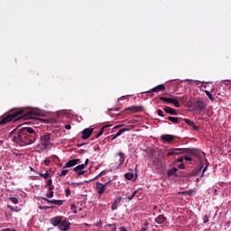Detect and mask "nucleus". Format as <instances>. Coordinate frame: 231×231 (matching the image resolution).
<instances>
[{"label":"nucleus","mask_w":231,"mask_h":231,"mask_svg":"<svg viewBox=\"0 0 231 231\" xmlns=\"http://www.w3.org/2000/svg\"><path fill=\"white\" fill-rule=\"evenodd\" d=\"M125 178H126V180H133V178H134V174H133V173H125Z\"/></svg>","instance_id":"nucleus-28"},{"label":"nucleus","mask_w":231,"mask_h":231,"mask_svg":"<svg viewBox=\"0 0 231 231\" xmlns=\"http://www.w3.org/2000/svg\"><path fill=\"white\" fill-rule=\"evenodd\" d=\"M53 189H51L50 192L47 194V198H53Z\"/></svg>","instance_id":"nucleus-42"},{"label":"nucleus","mask_w":231,"mask_h":231,"mask_svg":"<svg viewBox=\"0 0 231 231\" xmlns=\"http://www.w3.org/2000/svg\"><path fill=\"white\" fill-rule=\"evenodd\" d=\"M31 171H33V168H32V167H31Z\"/></svg>","instance_id":"nucleus-60"},{"label":"nucleus","mask_w":231,"mask_h":231,"mask_svg":"<svg viewBox=\"0 0 231 231\" xmlns=\"http://www.w3.org/2000/svg\"><path fill=\"white\" fill-rule=\"evenodd\" d=\"M35 115L37 113L33 110L25 112L23 108L14 109L13 114H7L0 119V125H6V124L15 122V120H32Z\"/></svg>","instance_id":"nucleus-2"},{"label":"nucleus","mask_w":231,"mask_h":231,"mask_svg":"<svg viewBox=\"0 0 231 231\" xmlns=\"http://www.w3.org/2000/svg\"><path fill=\"white\" fill-rule=\"evenodd\" d=\"M70 208L74 212V214H77V205L71 204Z\"/></svg>","instance_id":"nucleus-38"},{"label":"nucleus","mask_w":231,"mask_h":231,"mask_svg":"<svg viewBox=\"0 0 231 231\" xmlns=\"http://www.w3.org/2000/svg\"><path fill=\"white\" fill-rule=\"evenodd\" d=\"M68 172H69V170H63V171H61V173L60 174V176L61 178H64V176L68 175Z\"/></svg>","instance_id":"nucleus-32"},{"label":"nucleus","mask_w":231,"mask_h":231,"mask_svg":"<svg viewBox=\"0 0 231 231\" xmlns=\"http://www.w3.org/2000/svg\"><path fill=\"white\" fill-rule=\"evenodd\" d=\"M184 122L189 125L190 127H192V125H194V121L190 120V119H184Z\"/></svg>","instance_id":"nucleus-29"},{"label":"nucleus","mask_w":231,"mask_h":231,"mask_svg":"<svg viewBox=\"0 0 231 231\" xmlns=\"http://www.w3.org/2000/svg\"><path fill=\"white\" fill-rule=\"evenodd\" d=\"M66 196H71V189H66Z\"/></svg>","instance_id":"nucleus-45"},{"label":"nucleus","mask_w":231,"mask_h":231,"mask_svg":"<svg viewBox=\"0 0 231 231\" xmlns=\"http://www.w3.org/2000/svg\"><path fill=\"white\" fill-rule=\"evenodd\" d=\"M176 172H178V168H172L169 170L167 172L168 178H171V176H177Z\"/></svg>","instance_id":"nucleus-20"},{"label":"nucleus","mask_w":231,"mask_h":231,"mask_svg":"<svg viewBox=\"0 0 231 231\" xmlns=\"http://www.w3.org/2000/svg\"><path fill=\"white\" fill-rule=\"evenodd\" d=\"M65 129H67V131H69V129H71V125H66Z\"/></svg>","instance_id":"nucleus-48"},{"label":"nucleus","mask_w":231,"mask_h":231,"mask_svg":"<svg viewBox=\"0 0 231 231\" xmlns=\"http://www.w3.org/2000/svg\"><path fill=\"white\" fill-rule=\"evenodd\" d=\"M130 128H122L120 129L116 134H114V137L112 140H116V138H118L123 133H127V131H130Z\"/></svg>","instance_id":"nucleus-17"},{"label":"nucleus","mask_w":231,"mask_h":231,"mask_svg":"<svg viewBox=\"0 0 231 231\" xmlns=\"http://www.w3.org/2000/svg\"><path fill=\"white\" fill-rule=\"evenodd\" d=\"M177 162H179V163H181L183 162V158H179Z\"/></svg>","instance_id":"nucleus-54"},{"label":"nucleus","mask_w":231,"mask_h":231,"mask_svg":"<svg viewBox=\"0 0 231 231\" xmlns=\"http://www.w3.org/2000/svg\"><path fill=\"white\" fill-rule=\"evenodd\" d=\"M196 149L190 148H172L167 152V156H179V154H196Z\"/></svg>","instance_id":"nucleus-3"},{"label":"nucleus","mask_w":231,"mask_h":231,"mask_svg":"<svg viewBox=\"0 0 231 231\" xmlns=\"http://www.w3.org/2000/svg\"><path fill=\"white\" fill-rule=\"evenodd\" d=\"M79 162H80V159L70 160L65 164L64 169H69L70 167H75V165H77Z\"/></svg>","instance_id":"nucleus-13"},{"label":"nucleus","mask_w":231,"mask_h":231,"mask_svg":"<svg viewBox=\"0 0 231 231\" xmlns=\"http://www.w3.org/2000/svg\"><path fill=\"white\" fill-rule=\"evenodd\" d=\"M41 178H44V180H47L50 177V173L48 171L46 173H40Z\"/></svg>","instance_id":"nucleus-33"},{"label":"nucleus","mask_w":231,"mask_h":231,"mask_svg":"<svg viewBox=\"0 0 231 231\" xmlns=\"http://www.w3.org/2000/svg\"><path fill=\"white\" fill-rule=\"evenodd\" d=\"M93 128H86L82 131V140H88V138H89V136H91V134H93Z\"/></svg>","instance_id":"nucleus-7"},{"label":"nucleus","mask_w":231,"mask_h":231,"mask_svg":"<svg viewBox=\"0 0 231 231\" xmlns=\"http://www.w3.org/2000/svg\"><path fill=\"white\" fill-rule=\"evenodd\" d=\"M43 163H44V165H46L48 167L50 165V163H51V161L50 159H45L43 161Z\"/></svg>","instance_id":"nucleus-41"},{"label":"nucleus","mask_w":231,"mask_h":231,"mask_svg":"<svg viewBox=\"0 0 231 231\" xmlns=\"http://www.w3.org/2000/svg\"><path fill=\"white\" fill-rule=\"evenodd\" d=\"M195 107L199 113H201V111H203L207 107V106L202 100H197L195 102Z\"/></svg>","instance_id":"nucleus-8"},{"label":"nucleus","mask_w":231,"mask_h":231,"mask_svg":"<svg viewBox=\"0 0 231 231\" xmlns=\"http://www.w3.org/2000/svg\"><path fill=\"white\" fill-rule=\"evenodd\" d=\"M42 147L48 149V147H53V143H51V134L47 133L40 137Z\"/></svg>","instance_id":"nucleus-4"},{"label":"nucleus","mask_w":231,"mask_h":231,"mask_svg":"<svg viewBox=\"0 0 231 231\" xmlns=\"http://www.w3.org/2000/svg\"><path fill=\"white\" fill-rule=\"evenodd\" d=\"M172 99L171 97H161L160 100H162V102H166L167 104H172Z\"/></svg>","instance_id":"nucleus-23"},{"label":"nucleus","mask_w":231,"mask_h":231,"mask_svg":"<svg viewBox=\"0 0 231 231\" xmlns=\"http://www.w3.org/2000/svg\"><path fill=\"white\" fill-rule=\"evenodd\" d=\"M164 111L165 113H168V115H173V116L178 115V112L174 108H171V106H165Z\"/></svg>","instance_id":"nucleus-19"},{"label":"nucleus","mask_w":231,"mask_h":231,"mask_svg":"<svg viewBox=\"0 0 231 231\" xmlns=\"http://www.w3.org/2000/svg\"><path fill=\"white\" fill-rule=\"evenodd\" d=\"M209 219H210V217H208V215L204 216L203 223L205 224L208 223Z\"/></svg>","instance_id":"nucleus-39"},{"label":"nucleus","mask_w":231,"mask_h":231,"mask_svg":"<svg viewBox=\"0 0 231 231\" xmlns=\"http://www.w3.org/2000/svg\"><path fill=\"white\" fill-rule=\"evenodd\" d=\"M119 230H120V231H127V229L125 228V226H121V227L119 228Z\"/></svg>","instance_id":"nucleus-52"},{"label":"nucleus","mask_w":231,"mask_h":231,"mask_svg":"<svg viewBox=\"0 0 231 231\" xmlns=\"http://www.w3.org/2000/svg\"><path fill=\"white\" fill-rule=\"evenodd\" d=\"M205 94L209 98V100H211V102H214V100H216V97H214V95H212L210 91L205 90Z\"/></svg>","instance_id":"nucleus-24"},{"label":"nucleus","mask_w":231,"mask_h":231,"mask_svg":"<svg viewBox=\"0 0 231 231\" xmlns=\"http://www.w3.org/2000/svg\"><path fill=\"white\" fill-rule=\"evenodd\" d=\"M157 115H159V116H165L163 115V111H162V109H158V110H157Z\"/></svg>","instance_id":"nucleus-43"},{"label":"nucleus","mask_w":231,"mask_h":231,"mask_svg":"<svg viewBox=\"0 0 231 231\" xmlns=\"http://www.w3.org/2000/svg\"><path fill=\"white\" fill-rule=\"evenodd\" d=\"M89 163V159H87L85 161V163L84 164H80V165H78L76 166L73 171L74 172H77L79 171H84V169H86V167H88V164Z\"/></svg>","instance_id":"nucleus-14"},{"label":"nucleus","mask_w":231,"mask_h":231,"mask_svg":"<svg viewBox=\"0 0 231 231\" xmlns=\"http://www.w3.org/2000/svg\"><path fill=\"white\" fill-rule=\"evenodd\" d=\"M168 120H170V122H172L173 124H178L180 119L178 117L169 116Z\"/></svg>","instance_id":"nucleus-26"},{"label":"nucleus","mask_w":231,"mask_h":231,"mask_svg":"<svg viewBox=\"0 0 231 231\" xmlns=\"http://www.w3.org/2000/svg\"><path fill=\"white\" fill-rule=\"evenodd\" d=\"M147 226H149V223L145 222L140 231H147Z\"/></svg>","instance_id":"nucleus-37"},{"label":"nucleus","mask_w":231,"mask_h":231,"mask_svg":"<svg viewBox=\"0 0 231 231\" xmlns=\"http://www.w3.org/2000/svg\"><path fill=\"white\" fill-rule=\"evenodd\" d=\"M160 91H165V85L161 84L157 87L151 89V91H148L147 93H160Z\"/></svg>","instance_id":"nucleus-11"},{"label":"nucleus","mask_w":231,"mask_h":231,"mask_svg":"<svg viewBox=\"0 0 231 231\" xmlns=\"http://www.w3.org/2000/svg\"><path fill=\"white\" fill-rule=\"evenodd\" d=\"M167 221V217H165V216L163 215H159L158 217L155 218V222L158 225H163V223H165Z\"/></svg>","instance_id":"nucleus-16"},{"label":"nucleus","mask_w":231,"mask_h":231,"mask_svg":"<svg viewBox=\"0 0 231 231\" xmlns=\"http://www.w3.org/2000/svg\"><path fill=\"white\" fill-rule=\"evenodd\" d=\"M171 104H173L175 106V107H180V101H178V99L173 98L171 99Z\"/></svg>","instance_id":"nucleus-27"},{"label":"nucleus","mask_w":231,"mask_h":231,"mask_svg":"<svg viewBox=\"0 0 231 231\" xmlns=\"http://www.w3.org/2000/svg\"><path fill=\"white\" fill-rule=\"evenodd\" d=\"M69 222H68V220H64L62 222L60 223L58 228L59 230L61 231H68L69 229Z\"/></svg>","instance_id":"nucleus-10"},{"label":"nucleus","mask_w":231,"mask_h":231,"mask_svg":"<svg viewBox=\"0 0 231 231\" xmlns=\"http://www.w3.org/2000/svg\"><path fill=\"white\" fill-rule=\"evenodd\" d=\"M42 199H43V201H46L48 203V201H50V199L44 198V197H42Z\"/></svg>","instance_id":"nucleus-55"},{"label":"nucleus","mask_w":231,"mask_h":231,"mask_svg":"<svg viewBox=\"0 0 231 231\" xmlns=\"http://www.w3.org/2000/svg\"><path fill=\"white\" fill-rule=\"evenodd\" d=\"M10 201H12V203H14V205H17V203H19V199H17V198L15 197H11Z\"/></svg>","instance_id":"nucleus-31"},{"label":"nucleus","mask_w":231,"mask_h":231,"mask_svg":"<svg viewBox=\"0 0 231 231\" xmlns=\"http://www.w3.org/2000/svg\"><path fill=\"white\" fill-rule=\"evenodd\" d=\"M106 226H109L111 231H116V226L115 224H108Z\"/></svg>","instance_id":"nucleus-36"},{"label":"nucleus","mask_w":231,"mask_h":231,"mask_svg":"<svg viewBox=\"0 0 231 231\" xmlns=\"http://www.w3.org/2000/svg\"><path fill=\"white\" fill-rule=\"evenodd\" d=\"M136 194H138V190H135L132 195H129L128 196L129 201H132V199H134V196H136Z\"/></svg>","instance_id":"nucleus-30"},{"label":"nucleus","mask_w":231,"mask_h":231,"mask_svg":"<svg viewBox=\"0 0 231 231\" xmlns=\"http://www.w3.org/2000/svg\"><path fill=\"white\" fill-rule=\"evenodd\" d=\"M11 134L14 135L13 142L20 145V147L32 145L37 140V132L32 127L16 128L12 131Z\"/></svg>","instance_id":"nucleus-1"},{"label":"nucleus","mask_w":231,"mask_h":231,"mask_svg":"<svg viewBox=\"0 0 231 231\" xmlns=\"http://www.w3.org/2000/svg\"><path fill=\"white\" fill-rule=\"evenodd\" d=\"M46 187H48V190H53L55 189V186L52 184L51 179L48 180Z\"/></svg>","instance_id":"nucleus-25"},{"label":"nucleus","mask_w":231,"mask_h":231,"mask_svg":"<svg viewBox=\"0 0 231 231\" xmlns=\"http://www.w3.org/2000/svg\"><path fill=\"white\" fill-rule=\"evenodd\" d=\"M184 160H185L186 162H192V158L187 157V156L184 157Z\"/></svg>","instance_id":"nucleus-46"},{"label":"nucleus","mask_w":231,"mask_h":231,"mask_svg":"<svg viewBox=\"0 0 231 231\" xmlns=\"http://www.w3.org/2000/svg\"><path fill=\"white\" fill-rule=\"evenodd\" d=\"M193 131H199V126L193 124V125L191 126Z\"/></svg>","instance_id":"nucleus-44"},{"label":"nucleus","mask_w":231,"mask_h":231,"mask_svg":"<svg viewBox=\"0 0 231 231\" xmlns=\"http://www.w3.org/2000/svg\"><path fill=\"white\" fill-rule=\"evenodd\" d=\"M50 223H51V225H52V226H58L59 227L60 223H62V217H54L50 219Z\"/></svg>","instance_id":"nucleus-9"},{"label":"nucleus","mask_w":231,"mask_h":231,"mask_svg":"<svg viewBox=\"0 0 231 231\" xmlns=\"http://www.w3.org/2000/svg\"><path fill=\"white\" fill-rule=\"evenodd\" d=\"M208 167L206 166L203 170L202 172L205 173L207 171Z\"/></svg>","instance_id":"nucleus-57"},{"label":"nucleus","mask_w":231,"mask_h":231,"mask_svg":"<svg viewBox=\"0 0 231 231\" xmlns=\"http://www.w3.org/2000/svg\"><path fill=\"white\" fill-rule=\"evenodd\" d=\"M40 210H48V208H51V207L48 206H39Z\"/></svg>","instance_id":"nucleus-40"},{"label":"nucleus","mask_w":231,"mask_h":231,"mask_svg":"<svg viewBox=\"0 0 231 231\" xmlns=\"http://www.w3.org/2000/svg\"><path fill=\"white\" fill-rule=\"evenodd\" d=\"M49 230H53V228L50 227Z\"/></svg>","instance_id":"nucleus-59"},{"label":"nucleus","mask_w":231,"mask_h":231,"mask_svg":"<svg viewBox=\"0 0 231 231\" xmlns=\"http://www.w3.org/2000/svg\"><path fill=\"white\" fill-rule=\"evenodd\" d=\"M107 127H111V125L103 126L100 131L96 134V138H100L102 134H104V129H107Z\"/></svg>","instance_id":"nucleus-21"},{"label":"nucleus","mask_w":231,"mask_h":231,"mask_svg":"<svg viewBox=\"0 0 231 231\" xmlns=\"http://www.w3.org/2000/svg\"><path fill=\"white\" fill-rule=\"evenodd\" d=\"M102 176H104V171L100 172V173L97 176V178H100V177H102Z\"/></svg>","instance_id":"nucleus-53"},{"label":"nucleus","mask_w":231,"mask_h":231,"mask_svg":"<svg viewBox=\"0 0 231 231\" xmlns=\"http://www.w3.org/2000/svg\"><path fill=\"white\" fill-rule=\"evenodd\" d=\"M179 169H185V164L184 163H180L179 165Z\"/></svg>","instance_id":"nucleus-49"},{"label":"nucleus","mask_w":231,"mask_h":231,"mask_svg":"<svg viewBox=\"0 0 231 231\" xmlns=\"http://www.w3.org/2000/svg\"><path fill=\"white\" fill-rule=\"evenodd\" d=\"M7 207L10 208V210H12L13 212H15V208L14 207L10 205H8Z\"/></svg>","instance_id":"nucleus-50"},{"label":"nucleus","mask_w":231,"mask_h":231,"mask_svg":"<svg viewBox=\"0 0 231 231\" xmlns=\"http://www.w3.org/2000/svg\"><path fill=\"white\" fill-rule=\"evenodd\" d=\"M116 156H119L120 160V163H119V167H122V165H124V163L125 162V154H124V152H117Z\"/></svg>","instance_id":"nucleus-18"},{"label":"nucleus","mask_w":231,"mask_h":231,"mask_svg":"<svg viewBox=\"0 0 231 231\" xmlns=\"http://www.w3.org/2000/svg\"><path fill=\"white\" fill-rule=\"evenodd\" d=\"M120 203H122V197H118L114 203L111 206V209L112 210H116V208H118V205H120Z\"/></svg>","instance_id":"nucleus-15"},{"label":"nucleus","mask_w":231,"mask_h":231,"mask_svg":"<svg viewBox=\"0 0 231 231\" xmlns=\"http://www.w3.org/2000/svg\"><path fill=\"white\" fill-rule=\"evenodd\" d=\"M2 231H12L10 228L3 229Z\"/></svg>","instance_id":"nucleus-58"},{"label":"nucleus","mask_w":231,"mask_h":231,"mask_svg":"<svg viewBox=\"0 0 231 231\" xmlns=\"http://www.w3.org/2000/svg\"><path fill=\"white\" fill-rule=\"evenodd\" d=\"M72 187H80V185H84V182H71Z\"/></svg>","instance_id":"nucleus-34"},{"label":"nucleus","mask_w":231,"mask_h":231,"mask_svg":"<svg viewBox=\"0 0 231 231\" xmlns=\"http://www.w3.org/2000/svg\"><path fill=\"white\" fill-rule=\"evenodd\" d=\"M77 172V176H84L86 174V171L79 170Z\"/></svg>","instance_id":"nucleus-35"},{"label":"nucleus","mask_w":231,"mask_h":231,"mask_svg":"<svg viewBox=\"0 0 231 231\" xmlns=\"http://www.w3.org/2000/svg\"><path fill=\"white\" fill-rule=\"evenodd\" d=\"M125 111H131L132 113H142V111H143V106H132L125 108Z\"/></svg>","instance_id":"nucleus-6"},{"label":"nucleus","mask_w":231,"mask_h":231,"mask_svg":"<svg viewBox=\"0 0 231 231\" xmlns=\"http://www.w3.org/2000/svg\"><path fill=\"white\" fill-rule=\"evenodd\" d=\"M122 125H116L113 129H120V127H122Z\"/></svg>","instance_id":"nucleus-51"},{"label":"nucleus","mask_w":231,"mask_h":231,"mask_svg":"<svg viewBox=\"0 0 231 231\" xmlns=\"http://www.w3.org/2000/svg\"><path fill=\"white\" fill-rule=\"evenodd\" d=\"M47 203H52V205H58L59 207H60V205H62L64 203V201L55 200V199H49V200H47Z\"/></svg>","instance_id":"nucleus-22"},{"label":"nucleus","mask_w":231,"mask_h":231,"mask_svg":"<svg viewBox=\"0 0 231 231\" xmlns=\"http://www.w3.org/2000/svg\"><path fill=\"white\" fill-rule=\"evenodd\" d=\"M161 140L166 142L167 143H171V142H174V135L172 134H162L161 136Z\"/></svg>","instance_id":"nucleus-12"},{"label":"nucleus","mask_w":231,"mask_h":231,"mask_svg":"<svg viewBox=\"0 0 231 231\" xmlns=\"http://www.w3.org/2000/svg\"><path fill=\"white\" fill-rule=\"evenodd\" d=\"M201 169H203V166H201L200 169L198 171V174H201Z\"/></svg>","instance_id":"nucleus-56"},{"label":"nucleus","mask_w":231,"mask_h":231,"mask_svg":"<svg viewBox=\"0 0 231 231\" xmlns=\"http://www.w3.org/2000/svg\"><path fill=\"white\" fill-rule=\"evenodd\" d=\"M109 185V182H106L105 184H102L100 182H97V194H105L106 193V187H107Z\"/></svg>","instance_id":"nucleus-5"},{"label":"nucleus","mask_w":231,"mask_h":231,"mask_svg":"<svg viewBox=\"0 0 231 231\" xmlns=\"http://www.w3.org/2000/svg\"><path fill=\"white\" fill-rule=\"evenodd\" d=\"M184 196H190V191H182Z\"/></svg>","instance_id":"nucleus-47"},{"label":"nucleus","mask_w":231,"mask_h":231,"mask_svg":"<svg viewBox=\"0 0 231 231\" xmlns=\"http://www.w3.org/2000/svg\"><path fill=\"white\" fill-rule=\"evenodd\" d=\"M12 231H17V230H14H14H12Z\"/></svg>","instance_id":"nucleus-61"}]
</instances>
